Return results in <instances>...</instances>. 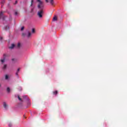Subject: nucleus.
I'll return each instance as SVG.
<instances>
[{
	"label": "nucleus",
	"instance_id": "nucleus-4",
	"mask_svg": "<svg viewBox=\"0 0 127 127\" xmlns=\"http://www.w3.org/2000/svg\"><path fill=\"white\" fill-rule=\"evenodd\" d=\"M15 46V45H14V44H12L10 47H9V48L10 49H13V48H14V47Z\"/></svg>",
	"mask_w": 127,
	"mask_h": 127
},
{
	"label": "nucleus",
	"instance_id": "nucleus-8",
	"mask_svg": "<svg viewBox=\"0 0 127 127\" xmlns=\"http://www.w3.org/2000/svg\"><path fill=\"white\" fill-rule=\"evenodd\" d=\"M50 3L53 5V4L54 3V1H53V0H50Z\"/></svg>",
	"mask_w": 127,
	"mask_h": 127
},
{
	"label": "nucleus",
	"instance_id": "nucleus-23",
	"mask_svg": "<svg viewBox=\"0 0 127 127\" xmlns=\"http://www.w3.org/2000/svg\"><path fill=\"white\" fill-rule=\"evenodd\" d=\"M32 2H33V0H32V1H31V6H32Z\"/></svg>",
	"mask_w": 127,
	"mask_h": 127
},
{
	"label": "nucleus",
	"instance_id": "nucleus-2",
	"mask_svg": "<svg viewBox=\"0 0 127 127\" xmlns=\"http://www.w3.org/2000/svg\"><path fill=\"white\" fill-rule=\"evenodd\" d=\"M7 57V55L4 54L3 56V59H1L0 60V62L2 63V64H3L4 62H5V59H6V58Z\"/></svg>",
	"mask_w": 127,
	"mask_h": 127
},
{
	"label": "nucleus",
	"instance_id": "nucleus-15",
	"mask_svg": "<svg viewBox=\"0 0 127 127\" xmlns=\"http://www.w3.org/2000/svg\"><path fill=\"white\" fill-rule=\"evenodd\" d=\"M7 65L6 64H4L3 66V69H6Z\"/></svg>",
	"mask_w": 127,
	"mask_h": 127
},
{
	"label": "nucleus",
	"instance_id": "nucleus-9",
	"mask_svg": "<svg viewBox=\"0 0 127 127\" xmlns=\"http://www.w3.org/2000/svg\"><path fill=\"white\" fill-rule=\"evenodd\" d=\"M19 68H18L17 72H16V76L18 75V72H19Z\"/></svg>",
	"mask_w": 127,
	"mask_h": 127
},
{
	"label": "nucleus",
	"instance_id": "nucleus-11",
	"mask_svg": "<svg viewBox=\"0 0 127 127\" xmlns=\"http://www.w3.org/2000/svg\"><path fill=\"white\" fill-rule=\"evenodd\" d=\"M32 33H35V29L34 28H33L32 29Z\"/></svg>",
	"mask_w": 127,
	"mask_h": 127
},
{
	"label": "nucleus",
	"instance_id": "nucleus-27",
	"mask_svg": "<svg viewBox=\"0 0 127 127\" xmlns=\"http://www.w3.org/2000/svg\"><path fill=\"white\" fill-rule=\"evenodd\" d=\"M46 2H49V1H48V0H45Z\"/></svg>",
	"mask_w": 127,
	"mask_h": 127
},
{
	"label": "nucleus",
	"instance_id": "nucleus-12",
	"mask_svg": "<svg viewBox=\"0 0 127 127\" xmlns=\"http://www.w3.org/2000/svg\"><path fill=\"white\" fill-rule=\"evenodd\" d=\"M7 92L8 93H9V92H10V89H9V87H7Z\"/></svg>",
	"mask_w": 127,
	"mask_h": 127
},
{
	"label": "nucleus",
	"instance_id": "nucleus-3",
	"mask_svg": "<svg viewBox=\"0 0 127 127\" xmlns=\"http://www.w3.org/2000/svg\"><path fill=\"white\" fill-rule=\"evenodd\" d=\"M3 106L4 108V109H7V104H6V103L3 102Z\"/></svg>",
	"mask_w": 127,
	"mask_h": 127
},
{
	"label": "nucleus",
	"instance_id": "nucleus-7",
	"mask_svg": "<svg viewBox=\"0 0 127 127\" xmlns=\"http://www.w3.org/2000/svg\"><path fill=\"white\" fill-rule=\"evenodd\" d=\"M53 20H54V21L57 20V17L56 16L54 17Z\"/></svg>",
	"mask_w": 127,
	"mask_h": 127
},
{
	"label": "nucleus",
	"instance_id": "nucleus-14",
	"mask_svg": "<svg viewBox=\"0 0 127 127\" xmlns=\"http://www.w3.org/2000/svg\"><path fill=\"white\" fill-rule=\"evenodd\" d=\"M17 47H18V48H19L20 47V43H18L17 45Z\"/></svg>",
	"mask_w": 127,
	"mask_h": 127
},
{
	"label": "nucleus",
	"instance_id": "nucleus-28",
	"mask_svg": "<svg viewBox=\"0 0 127 127\" xmlns=\"http://www.w3.org/2000/svg\"><path fill=\"white\" fill-rule=\"evenodd\" d=\"M14 60H15V59H12V61H14Z\"/></svg>",
	"mask_w": 127,
	"mask_h": 127
},
{
	"label": "nucleus",
	"instance_id": "nucleus-17",
	"mask_svg": "<svg viewBox=\"0 0 127 127\" xmlns=\"http://www.w3.org/2000/svg\"><path fill=\"white\" fill-rule=\"evenodd\" d=\"M8 127H12V124L11 123H9L8 124Z\"/></svg>",
	"mask_w": 127,
	"mask_h": 127
},
{
	"label": "nucleus",
	"instance_id": "nucleus-26",
	"mask_svg": "<svg viewBox=\"0 0 127 127\" xmlns=\"http://www.w3.org/2000/svg\"><path fill=\"white\" fill-rule=\"evenodd\" d=\"M16 3H17V1H15V4H16Z\"/></svg>",
	"mask_w": 127,
	"mask_h": 127
},
{
	"label": "nucleus",
	"instance_id": "nucleus-1",
	"mask_svg": "<svg viewBox=\"0 0 127 127\" xmlns=\"http://www.w3.org/2000/svg\"><path fill=\"white\" fill-rule=\"evenodd\" d=\"M37 2H38V7L41 10L38 12V15L40 18L42 17V14H43V8H44V4L43 2L40 0H37Z\"/></svg>",
	"mask_w": 127,
	"mask_h": 127
},
{
	"label": "nucleus",
	"instance_id": "nucleus-22",
	"mask_svg": "<svg viewBox=\"0 0 127 127\" xmlns=\"http://www.w3.org/2000/svg\"><path fill=\"white\" fill-rule=\"evenodd\" d=\"M0 40H1V41L2 40V37L0 36Z\"/></svg>",
	"mask_w": 127,
	"mask_h": 127
},
{
	"label": "nucleus",
	"instance_id": "nucleus-13",
	"mask_svg": "<svg viewBox=\"0 0 127 127\" xmlns=\"http://www.w3.org/2000/svg\"><path fill=\"white\" fill-rule=\"evenodd\" d=\"M53 93H54V95H57L58 92L57 91H55Z\"/></svg>",
	"mask_w": 127,
	"mask_h": 127
},
{
	"label": "nucleus",
	"instance_id": "nucleus-6",
	"mask_svg": "<svg viewBox=\"0 0 127 127\" xmlns=\"http://www.w3.org/2000/svg\"><path fill=\"white\" fill-rule=\"evenodd\" d=\"M30 36H31V33L29 32H28V35H27V37L28 38H29V37H30Z\"/></svg>",
	"mask_w": 127,
	"mask_h": 127
},
{
	"label": "nucleus",
	"instance_id": "nucleus-21",
	"mask_svg": "<svg viewBox=\"0 0 127 127\" xmlns=\"http://www.w3.org/2000/svg\"><path fill=\"white\" fill-rule=\"evenodd\" d=\"M23 29H24V27H22L21 28V30L22 31V30H23Z\"/></svg>",
	"mask_w": 127,
	"mask_h": 127
},
{
	"label": "nucleus",
	"instance_id": "nucleus-16",
	"mask_svg": "<svg viewBox=\"0 0 127 127\" xmlns=\"http://www.w3.org/2000/svg\"><path fill=\"white\" fill-rule=\"evenodd\" d=\"M5 79L6 80H7L8 79V75H6L5 76Z\"/></svg>",
	"mask_w": 127,
	"mask_h": 127
},
{
	"label": "nucleus",
	"instance_id": "nucleus-10",
	"mask_svg": "<svg viewBox=\"0 0 127 127\" xmlns=\"http://www.w3.org/2000/svg\"><path fill=\"white\" fill-rule=\"evenodd\" d=\"M4 28L5 30H7V29H9V27L8 26H6Z\"/></svg>",
	"mask_w": 127,
	"mask_h": 127
},
{
	"label": "nucleus",
	"instance_id": "nucleus-18",
	"mask_svg": "<svg viewBox=\"0 0 127 127\" xmlns=\"http://www.w3.org/2000/svg\"><path fill=\"white\" fill-rule=\"evenodd\" d=\"M18 14V12L17 11L15 12V15H17Z\"/></svg>",
	"mask_w": 127,
	"mask_h": 127
},
{
	"label": "nucleus",
	"instance_id": "nucleus-24",
	"mask_svg": "<svg viewBox=\"0 0 127 127\" xmlns=\"http://www.w3.org/2000/svg\"><path fill=\"white\" fill-rule=\"evenodd\" d=\"M27 96L26 95H24L23 96V98H26Z\"/></svg>",
	"mask_w": 127,
	"mask_h": 127
},
{
	"label": "nucleus",
	"instance_id": "nucleus-20",
	"mask_svg": "<svg viewBox=\"0 0 127 127\" xmlns=\"http://www.w3.org/2000/svg\"><path fill=\"white\" fill-rule=\"evenodd\" d=\"M4 2V0H2V1H1V3L3 4Z\"/></svg>",
	"mask_w": 127,
	"mask_h": 127
},
{
	"label": "nucleus",
	"instance_id": "nucleus-19",
	"mask_svg": "<svg viewBox=\"0 0 127 127\" xmlns=\"http://www.w3.org/2000/svg\"><path fill=\"white\" fill-rule=\"evenodd\" d=\"M18 100H19V101H22V100L21 99V98H20V97H19V96H18Z\"/></svg>",
	"mask_w": 127,
	"mask_h": 127
},
{
	"label": "nucleus",
	"instance_id": "nucleus-25",
	"mask_svg": "<svg viewBox=\"0 0 127 127\" xmlns=\"http://www.w3.org/2000/svg\"><path fill=\"white\" fill-rule=\"evenodd\" d=\"M28 106H30V102H28Z\"/></svg>",
	"mask_w": 127,
	"mask_h": 127
},
{
	"label": "nucleus",
	"instance_id": "nucleus-5",
	"mask_svg": "<svg viewBox=\"0 0 127 127\" xmlns=\"http://www.w3.org/2000/svg\"><path fill=\"white\" fill-rule=\"evenodd\" d=\"M3 18V14L2 13V12L1 11V12L0 13V18Z\"/></svg>",
	"mask_w": 127,
	"mask_h": 127
}]
</instances>
